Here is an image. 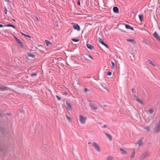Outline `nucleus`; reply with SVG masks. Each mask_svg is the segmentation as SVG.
<instances>
[{
	"label": "nucleus",
	"mask_w": 160,
	"mask_h": 160,
	"mask_svg": "<svg viewBox=\"0 0 160 160\" xmlns=\"http://www.w3.org/2000/svg\"><path fill=\"white\" fill-rule=\"evenodd\" d=\"M18 154H16L15 155V156L14 159L18 157Z\"/></svg>",
	"instance_id": "obj_39"
},
{
	"label": "nucleus",
	"mask_w": 160,
	"mask_h": 160,
	"mask_svg": "<svg viewBox=\"0 0 160 160\" xmlns=\"http://www.w3.org/2000/svg\"><path fill=\"white\" fill-rule=\"evenodd\" d=\"M22 34L23 35H24V36L27 37H28L29 38H30L31 37L30 36H29V35H26L24 33H22Z\"/></svg>",
	"instance_id": "obj_30"
},
{
	"label": "nucleus",
	"mask_w": 160,
	"mask_h": 160,
	"mask_svg": "<svg viewBox=\"0 0 160 160\" xmlns=\"http://www.w3.org/2000/svg\"><path fill=\"white\" fill-rule=\"evenodd\" d=\"M66 117L67 119L69 121H71V118L68 116V115H66Z\"/></svg>",
	"instance_id": "obj_29"
},
{
	"label": "nucleus",
	"mask_w": 160,
	"mask_h": 160,
	"mask_svg": "<svg viewBox=\"0 0 160 160\" xmlns=\"http://www.w3.org/2000/svg\"><path fill=\"white\" fill-rule=\"evenodd\" d=\"M87 47H88V48L89 49H90L92 50L93 48V46H92L91 44H86Z\"/></svg>",
	"instance_id": "obj_15"
},
{
	"label": "nucleus",
	"mask_w": 160,
	"mask_h": 160,
	"mask_svg": "<svg viewBox=\"0 0 160 160\" xmlns=\"http://www.w3.org/2000/svg\"><path fill=\"white\" fill-rule=\"evenodd\" d=\"M56 96L58 100H60L61 99V98L58 95H56Z\"/></svg>",
	"instance_id": "obj_32"
},
{
	"label": "nucleus",
	"mask_w": 160,
	"mask_h": 160,
	"mask_svg": "<svg viewBox=\"0 0 160 160\" xmlns=\"http://www.w3.org/2000/svg\"><path fill=\"white\" fill-rule=\"evenodd\" d=\"M133 91V90H132V92L133 93H134V91Z\"/></svg>",
	"instance_id": "obj_51"
},
{
	"label": "nucleus",
	"mask_w": 160,
	"mask_h": 160,
	"mask_svg": "<svg viewBox=\"0 0 160 160\" xmlns=\"http://www.w3.org/2000/svg\"><path fill=\"white\" fill-rule=\"evenodd\" d=\"M104 89H107H107L106 88L104 87H103V88Z\"/></svg>",
	"instance_id": "obj_49"
},
{
	"label": "nucleus",
	"mask_w": 160,
	"mask_h": 160,
	"mask_svg": "<svg viewBox=\"0 0 160 160\" xmlns=\"http://www.w3.org/2000/svg\"><path fill=\"white\" fill-rule=\"evenodd\" d=\"M105 134L106 135V136L109 138L110 141L112 140V137L110 134L106 132L105 133Z\"/></svg>",
	"instance_id": "obj_12"
},
{
	"label": "nucleus",
	"mask_w": 160,
	"mask_h": 160,
	"mask_svg": "<svg viewBox=\"0 0 160 160\" xmlns=\"http://www.w3.org/2000/svg\"><path fill=\"white\" fill-rule=\"evenodd\" d=\"M12 20H13V21L15 22V19H12Z\"/></svg>",
	"instance_id": "obj_52"
},
{
	"label": "nucleus",
	"mask_w": 160,
	"mask_h": 160,
	"mask_svg": "<svg viewBox=\"0 0 160 160\" xmlns=\"http://www.w3.org/2000/svg\"><path fill=\"white\" fill-rule=\"evenodd\" d=\"M126 41L133 44L135 43V42L134 39H127Z\"/></svg>",
	"instance_id": "obj_14"
},
{
	"label": "nucleus",
	"mask_w": 160,
	"mask_h": 160,
	"mask_svg": "<svg viewBox=\"0 0 160 160\" xmlns=\"http://www.w3.org/2000/svg\"><path fill=\"white\" fill-rule=\"evenodd\" d=\"M5 0V1H6V0Z\"/></svg>",
	"instance_id": "obj_58"
},
{
	"label": "nucleus",
	"mask_w": 160,
	"mask_h": 160,
	"mask_svg": "<svg viewBox=\"0 0 160 160\" xmlns=\"http://www.w3.org/2000/svg\"><path fill=\"white\" fill-rule=\"evenodd\" d=\"M8 89L6 87L2 86L0 87V90H7Z\"/></svg>",
	"instance_id": "obj_17"
},
{
	"label": "nucleus",
	"mask_w": 160,
	"mask_h": 160,
	"mask_svg": "<svg viewBox=\"0 0 160 160\" xmlns=\"http://www.w3.org/2000/svg\"><path fill=\"white\" fill-rule=\"evenodd\" d=\"M153 36L157 39V40H158L160 38V37L158 36V34L157 32H155L153 34Z\"/></svg>",
	"instance_id": "obj_10"
},
{
	"label": "nucleus",
	"mask_w": 160,
	"mask_h": 160,
	"mask_svg": "<svg viewBox=\"0 0 160 160\" xmlns=\"http://www.w3.org/2000/svg\"><path fill=\"white\" fill-rule=\"evenodd\" d=\"M112 74V72H108V76H111Z\"/></svg>",
	"instance_id": "obj_35"
},
{
	"label": "nucleus",
	"mask_w": 160,
	"mask_h": 160,
	"mask_svg": "<svg viewBox=\"0 0 160 160\" xmlns=\"http://www.w3.org/2000/svg\"><path fill=\"white\" fill-rule=\"evenodd\" d=\"M72 40L74 42H78L79 41V40L78 39H76L75 38H72Z\"/></svg>",
	"instance_id": "obj_24"
},
{
	"label": "nucleus",
	"mask_w": 160,
	"mask_h": 160,
	"mask_svg": "<svg viewBox=\"0 0 160 160\" xmlns=\"http://www.w3.org/2000/svg\"><path fill=\"white\" fill-rule=\"evenodd\" d=\"M130 29L132 30H134V28L132 27H131L130 28Z\"/></svg>",
	"instance_id": "obj_43"
},
{
	"label": "nucleus",
	"mask_w": 160,
	"mask_h": 160,
	"mask_svg": "<svg viewBox=\"0 0 160 160\" xmlns=\"http://www.w3.org/2000/svg\"><path fill=\"white\" fill-rule=\"evenodd\" d=\"M80 121L82 124L85 123L87 120V117H84L81 115H79Z\"/></svg>",
	"instance_id": "obj_3"
},
{
	"label": "nucleus",
	"mask_w": 160,
	"mask_h": 160,
	"mask_svg": "<svg viewBox=\"0 0 160 160\" xmlns=\"http://www.w3.org/2000/svg\"><path fill=\"white\" fill-rule=\"evenodd\" d=\"M113 158L112 156H109L107 158V160H113Z\"/></svg>",
	"instance_id": "obj_20"
},
{
	"label": "nucleus",
	"mask_w": 160,
	"mask_h": 160,
	"mask_svg": "<svg viewBox=\"0 0 160 160\" xmlns=\"http://www.w3.org/2000/svg\"><path fill=\"white\" fill-rule=\"evenodd\" d=\"M150 153V152L148 151H146L144 152L140 157V160H143L145 158L149 157Z\"/></svg>",
	"instance_id": "obj_1"
},
{
	"label": "nucleus",
	"mask_w": 160,
	"mask_h": 160,
	"mask_svg": "<svg viewBox=\"0 0 160 160\" xmlns=\"http://www.w3.org/2000/svg\"><path fill=\"white\" fill-rule=\"evenodd\" d=\"M84 90H88L87 89V88H85L84 89Z\"/></svg>",
	"instance_id": "obj_50"
},
{
	"label": "nucleus",
	"mask_w": 160,
	"mask_h": 160,
	"mask_svg": "<svg viewBox=\"0 0 160 160\" xmlns=\"http://www.w3.org/2000/svg\"><path fill=\"white\" fill-rule=\"evenodd\" d=\"M154 132L158 133L160 131V122L157 123L153 129Z\"/></svg>",
	"instance_id": "obj_2"
},
{
	"label": "nucleus",
	"mask_w": 160,
	"mask_h": 160,
	"mask_svg": "<svg viewBox=\"0 0 160 160\" xmlns=\"http://www.w3.org/2000/svg\"><path fill=\"white\" fill-rule=\"evenodd\" d=\"M139 18L141 21H142V16L141 15H138Z\"/></svg>",
	"instance_id": "obj_28"
},
{
	"label": "nucleus",
	"mask_w": 160,
	"mask_h": 160,
	"mask_svg": "<svg viewBox=\"0 0 160 160\" xmlns=\"http://www.w3.org/2000/svg\"><path fill=\"white\" fill-rule=\"evenodd\" d=\"M77 3L79 5H80V0H78V2H77Z\"/></svg>",
	"instance_id": "obj_40"
},
{
	"label": "nucleus",
	"mask_w": 160,
	"mask_h": 160,
	"mask_svg": "<svg viewBox=\"0 0 160 160\" xmlns=\"http://www.w3.org/2000/svg\"><path fill=\"white\" fill-rule=\"evenodd\" d=\"M3 25L2 24H0V27L1 28H2V27H3Z\"/></svg>",
	"instance_id": "obj_44"
},
{
	"label": "nucleus",
	"mask_w": 160,
	"mask_h": 160,
	"mask_svg": "<svg viewBox=\"0 0 160 160\" xmlns=\"http://www.w3.org/2000/svg\"><path fill=\"white\" fill-rule=\"evenodd\" d=\"M4 8H5V14H7V8L6 7H4Z\"/></svg>",
	"instance_id": "obj_34"
},
{
	"label": "nucleus",
	"mask_w": 160,
	"mask_h": 160,
	"mask_svg": "<svg viewBox=\"0 0 160 160\" xmlns=\"http://www.w3.org/2000/svg\"><path fill=\"white\" fill-rule=\"evenodd\" d=\"M143 143V142L142 140H139L136 143V145H138L139 146H141Z\"/></svg>",
	"instance_id": "obj_9"
},
{
	"label": "nucleus",
	"mask_w": 160,
	"mask_h": 160,
	"mask_svg": "<svg viewBox=\"0 0 160 160\" xmlns=\"http://www.w3.org/2000/svg\"><path fill=\"white\" fill-rule=\"evenodd\" d=\"M56 26H58V24H57V25H56Z\"/></svg>",
	"instance_id": "obj_56"
},
{
	"label": "nucleus",
	"mask_w": 160,
	"mask_h": 160,
	"mask_svg": "<svg viewBox=\"0 0 160 160\" xmlns=\"http://www.w3.org/2000/svg\"><path fill=\"white\" fill-rule=\"evenodd\" d=\"M134 96L135 97V100L137 101H138L139 103H140V104H141L142 105L144 104V103H143V102L142 101V100L138 98V97L136 96Z\"/></svg>",
	"instance_id": "obj_8"
},
{
	"label": "nucleus",
	"mask_w": 160,
	"mask_h": 160,
	"mask_svg": "<svg viewBox=\"0 0 160 160\" xmlns=\"http://www.w3.org/2000/svg\"><path fill=\"white\" fill-rule=\"evenodd\" d=\"M29 56L31 57H32V58H34L35 57L34 55L33 54H30V55H29Z\"/></svg>",
	"instance_id": "obj_33"
},
{
	"label": "nucleus",
	"mask_w": 160,
	"mask_h": 160,
	"mask_svg": "<svg viewBox=\"0 0 160 160\" xmlns=\"http://www.w3.org/2000/svg\"><path fill=\"white\" fill-rule=\"evenodd\" d=\"M103 45L104 46L107 48H108V45L107 44H105V43H104V44H103Z\"/></svg>",
	"instance_id": "obj_36"
},
{
	"label": "nucleus",
	"mask_w": 160,
	"mask_h": 160,
	"mask_svg": "<svg viewBox=\"0 0 160 160\" xmlns=\"http://www.w3.org/2000/svg\"><path fill=\"white\" fill-rule=\"evenodd\" d=\"M89 106L90 108L93 110H96L98 108V107L94 104L90 103Z\"/></svg>",
	"instance_id": "obj_7"
},
{
	"label": "nucleus",
	"mask_w": 160,
	"mask_h": 160,
	"mask_svg": "<svg viewBox=\"0 0 160 160\" xmlns=\"http://www.w3.org/2000/svg\"><path fill=\"white\" fill-rule=\"evenodd\" d=\"M71 24L73 25L74 28L75 29L77 30L78 31H79L80 30V27L78 24L73 22Z\"/></svg>",
	"instance_id": "obj_5"
},
{
	"label": "nucleus",
	"mask_w": 160,
	"mask_h": 160,
	"mask_svg": "<svg viewBox=\"0 0 160 160\" xmlns=\"http://www.w3.org/2000/svg\"><path fill=\"white\" fill-rule=\"evenodd\" d=\"M92 145L93 147L99 152H100V149L99 145L96 142H93L92 143Z\"/></svg>",
	"instance_id": "obj_4"
},
{
	"label": "nucleus",
	"mask_w": 160,
	"mask_h": 160,
	"mask_svg": "<svg viewBox=\"0 0 160 160\" xmlns=\"http://www.w3.org/2000/svg\"><path fill=\"white\" fill-rule=\"evenodd\" d=\"M6 25L5 26H6ZM6 26L7 27H10V24H8L7 25H6Z\"/></svg>",
	"instance_id": "obj_45"
},
{
	"label": "nucleus",
	"mask_w": 160,
	"mask_h": 160,
	"mask_svg": "<svg viewBox=\"0 0 160 160\" xmlns=\"http://www.w3.org/2000/svg\"><path fill=\"white\" fill-rule=\"evenodd\" d=\"M111 63L112 65V68H115L116 67V65L115 63L112 61L111 62Z\"/></svg>",
	"instance_id": "obj_19"
},
{
	"label": "nucleus",
	"mask_w": 160,
	"mask_h": 160,
	"mask_svg": "<svg viewBox=\"0 0 160 160\" xmlns=\"http://www.w3.org/2000/svg\"><path fill=\"white\" fill-rule=\"evenodd\" d=\"M66 104L67 105V109L68 110H71L72 109V107L70 102L68 101H67L66 102Z\"/></svg>",
	"instance_id": "obj_6"
},
{
	"label": "nucleus",
	"mask_w": 160,
	"mask_h": 160,
	"mask_svg": "<svg viewBox=\"0 0 160 160\" xmlns=\"http://www.w3.org/2000/svg\"><path fill=\"white\" fill-rule=\"evenodd\" d=\"M85 91V92H86L88 91L86 90V91Z\"/></svg>",
	"instance_id": "obj_54"
},
{
	"label": "nucleus",
	"mask_w": 160,
	"mask_h": 160,
	"mask_svg": "<svg viewBox=\"0 0 160 160\" xmlns=\"http://www.w3.org/2000/svg\"><path fill=\"white\" fill-rule=\"evenodd\" d=\"M120 151H121L122 153L123 154H125L127 153V152L125 150H124L123 149L121 148L120 149Z\"/></svg>",
	"instance_id": "obj_18"
},
{
	"label": "nucleus",
	"mask_w": 160,
	"mask_h": 160,
	"mask_svg": "<svg viewBox=\"0 0 160 160\" xmlns=\"http://www.w3.org/2000/svg\"><path fill=\"white\" fill-rule=\"evenodd\" d=\"M11 27H12L14 28H15V26L14 25L12 24H11Z\"/></svg>",
	"instance_id": "obj_38"
},
{
	"label": "nucleus",
	"mask_w": 160,
	"mask_h": 160,
	"mask_svg": "<svg viewBox=\"0 0 160 160\" xmlns=\"http://www.w3.org/2000/svg\"><path fill=\"white\" fill-rule=\"evenodd\" d=\"M37 74L36 73H32L31 76V77H33V76H37Z\"/></svg>",
	"instance_id": "obj_31"
},
{
	"label": "nucleus",
	"mask_w": 160,
	"mask_h": 160,
	"mask_svg": "<svg viewBox=\"0 0 160 160\" xmlns=\"http://www.w3.org/2000/svg\"><path fill=\"white\" fill-rule=\"evenodd\" d=\"M125 26L126 28L127 29H130V28L131 27V26L130 25L128 24H126Z\"/></svg>",
	"instance_id": "obj_26"
},
{
	"label": "nucleus",
	"mask_w": 160,
	"mask_h": 160,
	"mask_svg": "<svg viewBox=\"0 0 160 160\" xmlns=\"http://www.w3.org/2000/svg\"><path fill=\"white\" fill-rule=\"evenodd\" d=\"M144 129H146L148 131H150V128L149 127H145L144 128Z\"/></svg>",
	"instance_id": "obj_22"
},
{
	"label": "nucleus",
	"mask_w": 160,
	"mask_h": 160,
	"mask_svg": "<svg viewBox=\"0 0 160 160\" xmlns=\"http://www.w3.org/2000/svg\"><path fill=\"white\" fill-rule=\"evenodd\" d=\"M135 156V152H133L132 153L131 156V158H133Z\"/></svg>",
	"instance_id": "obj_27"
},
{
	"label": "nucleus",
	"mask_w": 160,
	"mask_h": 160,
	"mask_svg": "<svg viewBox=\"0 0 160 160\" xmlns=\"http://www.w3.org/2000/svg\"><path fill=\"white\" fill-rule=\"evenodd\" d=\"M88 57H89L91 59H93V58L92 57V56L91 55H88Z\"/></svg>",
	"instance_id": "obj_42"
},
{
	"label": "nucleus",
	"mask_w": 160,
	"mask_h": 160,
	"mask_svg": "<svg viewBox=\"0 0 160 160\" xmlns=\"http://www.w3.org/2000/svg\"><path fill=\"white\" fill-rule=\"evenodd\" d=\"M113 11L115 13H118L119 12L118 8L116 7H115L113 8Z\"/></svg>",
	"instance_id": "obj_13"
},
{
	"label": "nucleus",
	"mask_w": 160,
	"mask_h": 160,
	"mask_svg": "<svg viewBox=\"0 0 160 160\" xmlns=\"http://www.w3.org/2000/svg\"><path fill=\"white\" fill-rule=\"evenodd\" d=\"M20 112H24V110H21V111H20Z\"/></svg>",
	"instance_id": "obj_47"
},
{
	"label": "nucleus",
	"mask_w": 160,
	"mask_h": 160,
	"mask_svg": "<svg viewBox=\"0 0 160 160\" xmlns=\"http://www.w3.org/2000/svg\"><path fill=\"white\" fill-rule=\"evenodd\" d=\"M102 128H107V126L106 125H104L103 126H102Z\"/></svg>",
	"instance_id": "obj_41"
},
{
	"label": "nucleus",
	"mask_w": 160,
	"mask_h": 160,
	"mask_svg": "<svg viewBox=\"0 0 160 160\" xmlns=\"http://www.w3.org/2000/svg\"><path fill=\"white\" fill-rule=\"evenodd\" d=\"M158 40L160 41V38Z\"/></svg>",
	"instance_id": "obj_53"
},
{
	"label": "nucleus",
	"mask_w": 160,
	"mask_h": 160,
	"mask_svg": "<svg viewBox=\"0 0 160 160\" xmlns=\"http://www.w3.org/2000/svg\"><path fill=\"white\" fill-rule=\"evenodd\" d=\"M91 143V142H88V144H90Z\"/></svg>",
	"instance_id": "obj_48"
},
{
	"label": "nucleus",
	"mask_w": 160,
	"mask_h": 160,
	"mask_svg": "<svg viewBox=\"0 0 160 160\" xmlns=\"http://www.w3.org/2000/svg\"><path fill=\"white\" fill-rule=\"evenodd\" d=\"M99 42L103 45V44H104V43L102 39L100 38H99Z\"/></svg>",
	"instance_id": "obj_25"
},
{
	"label": "nucleus",
	"mask_w": 160,
	"mask_h": 160,
	"mask_svg": "<svg viewBox=\"0 0 160 160\" xmlns=\"http://www.w3.org/2000/svg\"><path fill=\"white\" fill-rule=\"evenodd\" d=\"M13 36L14 37V38H15V40L17 41L19 39L18 38L15 37L13 35Z\"/></svg>",
	"instance_id": "obj_37"
},
{
	"label": "nucleus",
	"mask_w": 160,
	"mask_h": 160,
	"mask_svg": "<svg viewBox=\"0 0 160 160\" xmlns=\"http://www.w3.org/2000/svg\"><path fill=\"white\" fill-rule=\"evenodd\" d=\"M45 42L47 44V46H48L49 44H51V43L48 40H45Z\"/></svg>",
	"instance_id": "obj_23"
},
{
	"label": "nucleus",
	"mask_w": 160,
	"mask_h": 160,
	"mask_svg": "<svg viewBox=\"0 0 160 160\" xmlns=\"http://www.w3.org/2000/svg\"><path fill=\"white\" fill-rule=\"evenodd\" d=\"M143 42L145 43L146 44H147V42L146 41H145V40H143Z\"/></svg>",
	"instance_id": "obj_46"
},
{
	"label": "nucleus",
	"mask_w": 160,
	"mask_h": 160,
	"mask_svg": "<svg viewBox=\"0 0 160 160\" xmlns=\"http://www.w3.org/2000/svg\"><path fill=\"white\" fill-rule=\"evenodd\" d=\"M148 62L150 64H151L153 66L155 67L156 66V63L150 60H148Z\"/></svg>",
	"instance_id": "obj_11"
},
{
	"label": "nucleus",
	"mask_w": 160,
	"mask_h": 160,
	"mask_svg": "<svg viewBox=\"0 0 160 160\" xmlns=\"http://www.w3.org/2000/svg\"><path fill=\"white\" fill-rule=\"evenodd\" d=\"M37 20H38V18L37 17Z\"/></svg>",
	"instance_id": "obj_55"
},
{
	"label": "nucleus",
	"mask_w": 160,
	"mask_h": 160,
	"mask_svg": "<svg viewBox=\"0 0 160 160\" xmlns=\"http://www.w3.org/2000/svg\"><path fill=\"white\" fill-rule=\"evenodd\" d=\"M17 43H18V44H20V45L21 47H23V44L22 43V42H21V41H20V40L19 39H18L17 41Z\"/></svg>",
	"instance_id": "obj_21"
},
{
	"label": "nucleus",
	"mask_w": 160,
	"mask_h": 160,
	"mask_svg": "<svg viewBox=\"0 0 160 160\" xmlns=\"http://www.w3.org/2000/svg\"><path fill=\"white\" fill-rule=\"evenodd\" d=\"M132 90H133V89H132Z\"/></svg>",
	"instance_id": "obj_57"
},
{
	"label": "nucleus",
	"mask_w": 160,
	"mask_h": 160,
	"mask_svg": "<svg viewBox=\"0 0 160 160\" xmlns=\"http://www.w3.org/2000/svg\"><path fill=\"white\" fill-rule=\"evenodd\" d=\"M154 110L152 108H150L148 111H147V113L152 114Z\"/></svg>",
	"instance_id": "obj_16"
}]
</instances>
